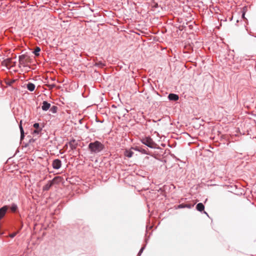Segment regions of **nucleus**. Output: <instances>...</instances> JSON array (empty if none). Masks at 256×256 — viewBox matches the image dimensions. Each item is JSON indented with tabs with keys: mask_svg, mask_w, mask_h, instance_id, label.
I'll list each match as a JSON object with an SVG mask.
<instances>
[{
	"mask_svg": "<svg viewBox=\"0 0 256 256\" xmlns=\"http://www.w3.org/2000/svg\"><path fill=\"white\" fill-rule=\"evenodd\" d=\"M104 148V145L98 141L90 142L88 145V148L92 153H98Z\"/></svg>",
	"mask_w": 256,
	"mask_h": 256,
	"instance_id": "1",
	"label": "nucleus"
},
{
	"mask_svg": "<svg viewBox=\"0 0 256 256\" xmlns=\"http://www.w3.org/2000/svg\"><path fill=\"white\" fill-rule=\"evenodd\" d=\"M32 59L26 54H22L19 56V64L24 66H26L28 63L32 62Z\"/></svg>",
	"mask_w": 256,
	"mask_h": 256,
	"instance_id": "2",
	"label": "nucleus"
},
{
	"mask_svg": "<svg viewBox=\"0 0 256 256\" xmlns=\"http://www.w3.org/2000/svg\"><path fill=\"white\" fill-rule=\"evenodd\" d=\"M142 142L150 148L153 147L154 143L152 140L150 138H144L142 140Z\"/></svg>",
	"mask_w": 256,
	"mask_h": 256,
	"instance_id": "3",
	"label": "nucleus"
},
{
	"mask_svg": "<svg viewBox=\"0 0 256 256\" xmlns=\"http://www.w3.org/2000/svg\"><path fill=\"white\" fill-rule=\"evenodd\" d=\"M8 208V206H5L0 208V220L4 217Z\"/></svg>",
	"mask_w": 256,
	"mask_h": 256,
	"instance_id": "4",
	"label": "nucleus"
},
{
	"mask_svg": "<svg viewBox=\"0 0 256 256\" xmlns=\"http://www.w3.org/2000/svg\"><path fill=\"white\" fill-rule=\"evenodd\" d=\"M52 165L54 168L58 169L62 166L61 161L58 159H56L53 161Z\"/></svg>",
	"mask_w": 256,
	"mask_h": 256,
	"instance_id": "5",
	"label": "nucleus"
},
{
	"mask_svg": "<svg viewBox=\"0 0 256 256\" xmlns=\"http://www.w3.org/2000/svg\"><path fill=\"white\" fill-rule=\"evenodd\" d=\"M56 178H54L52 180L49 181L48 183L43 187V190L47 191L49 190L50 187L54 184Z\"/></svg>",
	"mask_w": 256,
	"mask_h": 256,
	"instance_id": "6",
	"label": "nucleus"
},
{
	"mask_svg": "<svg viewBox=\"0 0 256 256\" xmlns=\"http://www.w3.org/2000/svg\"><path fill=\"white\" fill-rule=\"evenodd\" d=\"M12 58H6L2 62V64L3 66H6V67H10V66H13L12 65Z\"/></svg>",
	"mask_w": 256,
	"mask_h": 256,
	"instance_id": "7",
	"label": "nucleus"
},
{
	"mask_svg": "<svg viewBox=\"0 0 256 256\" xmlns=\"http://www.w3.org/2000/svg\"><path fill=\"white\" fill-rule=\"evenodd\" d=\"M168 98L170 100H174V101L178 100L179 98L178 95H177L176 94H170L168 95Z\"/></svg>",
	"mask_w": 256,
	"mask_h": 256,
	"instance_id": "8",
	"label": "nucleus"
},
{
	"mask_svg": "<svg viewBox=\"0 0 256 256\" xmlns=\"http://www.w3.org/2000/svg\"><path fill=\"white\" fill-rule=\"evenodd\" d=\"M50 106V104L48 103L46 101H44L42 102V108L44 110H47Z\"/></svg>",
	"mask_w": 256,
	"mask_h": 256,
	"instance_id": "9",
	"label": "nucleus"
},
{
	"mask_svg": "<svg viewBox=\"0 0 256 256\" xmlns=\"http://www.w3.org/2000/svg\"><path fill=\"white\" fill-rule=\"evenodd\" d=\"M34 127L36 128V130L34 131V134H38L39 132L41 131V128H40L39 124L35 123L34 124Z\"/></svg>",
	"mask_w": 256,
	"mask_h": 256,
	"instance_id": "10",
	"label": "nucleus"
},
{
	"mask_svg": "<svg viewBox=\"0 0 256 256\" xmlns=\"http://www.w3.org/2000/svg\"><path fill=\"white\" fill-rule=\"evenodd\" d=\"M194 204H180L178 206V208H190L192 206H193Z\"/></svg>",
	"mask_w": 256,
	"mask_h": 256,
	"instance_id": "11",
	"label": "nucleus"
},
{
	"mask_svg": "<svg viewBox=\"0 0 256 256\" xmlns=\"http://www.w3.org/2000/svg\"><path fill=\"white\" fill-rule=\"evenodd\" d=\"M196 210L200 212H202L204 210V206L202 203H198L196 206Z\"/></svg>",
	"mask_w": 256,
	"mask_h": 256,
	"instance_id": "12",
	"label": "nucleus"
},
{
	"mask_svg": "<svg viewBox=\"0 0 256 256\" xmlns=\"http://www.w3.org/2000/svg\"><path fill=\"white\" fill-rule=\"evenodd\" d=\"M134 154L133 152H132L130 150H126L124 152V156L128 157V158H131Z\"/></svg>",
	"mask_w": 256,
	"mask_h": 256,
	"instance_id": "13",
	"label": "nucleus"
},
{
	"mask_svg": "<svg viewBox=\"0 0 256 256\" xmlns=\"http://www.w3.org/2000/svg\"><path fill=\"white\" fill-rule=\"evenodd\" d=\"M27 88L32 92L33 90H34V88H35V86L34 84H32V83H28V84H27Z\"/></svg>",
	"mask_w": 256,
	"mask_h": 256,
	"instance_id": "14",
	"label": "nucleus"
},
{
	"mask_svg": "<svg viewBox=\"0 0 256 256\" xmlns=\"http://www.w3.org/2000/svg\"><path fill=\"white\" fill-rule=\"evenodd\" d=\"M16 81V80H6V83L8 86H12L15 82Z\"/></svg>",
	"mask_w": 256,
	"mask_h": 256,
	"instance_id": "15",
	"label": "nucleus"
},
{
	"mask_svg": "<svg viewBox=\"0 0 256 256\" xmlns=\"http://www.w3.org/2000/svg\"><path fill=\"white\" fill-rule=\"evenodd\" d=\"M70 146L72 150H74L76 148V144H75V140H72L69 143Z\"/></svg>",
	"mask_w": 256,
	"mask_h": 256,
	"instance_id": "16",
	"label": "nucleus"
},
{
	"mask_svg": "<svg viewBox=\"0 0 256 256\" xmlns=\"http://www.w3.org/2000/svg\"><path fill=\"white\" fill-rule=\"evenodd\" d=\"M40 48L39 47H36L34 52V54L36 56H38L40 55Z\"/></svg>",
	"mask_w": 256,
	"mask_h": 256,
	"instance_id": "17",
	"label": "nucleus"
},
{
	"mask_svg": "<svg viewBox=\"0 0 256 256\" xmlns=\"http://www.w3.org/2000/svg\"><path fill=\"white\" fill-rule=\"evenodd\" d=\"M22 121L20 122V133H21V138H23L24 136V130L22 128Z\"/></svg>",
	"mask_w": 256,
	"mask_h": 256,
	"instance_id": "18",
	"label": "nucleus"
},
{
	"mask_svg": "<svg viewBox=\"0 0 256 256\" xmlns=\"http://www.w3.org/2000/svg\"><path fill=\"white\" fill-rule=\"evenodd\" d=\"M17 206L16 204H12L10 207V210L12 212H15L17 210Z\"/></svg>",
	"mask_w": 256,
	"mask_h": 256,
	"instance_id": "19",
	"label": "nucleus"
},
{
	"mask_svg": "<svg viewBox=\"0 0 256 256\" xmlns=\"http://www.w3.org/2000/svg\"><path fill=\"white\" fill-rule=\"evenodd\" d=\"M16 233L14 232L10 235V236L12 238H14L16 236Z\"/></svg>",
	"mask_w": 256,
	"mask_h": 256,
	"instance_id": "20",
	"label": "nucleus"
},
{
	"mask_svg": "<svg viewBox=\"0 0 256 256\" xmlns=\"http://www.w3.org/2000/svg\"><path fill=\"white\" fill-rule=\"evenodd\" d=\"M55 86H56V85H55V84H50V85H48V86L49 87V88H50V89H52V88H54Z\"/></svg>",
	"mask_w": 256,
	"mask_h": 256,
	"instance_id": "21",
	"label": "nucleus"
},
{
	"mask_svg": "<svg viewBox=\"0 0 256 256\" xmlns=\"http://www.w3.org/2000/svg\"><path fill=\"white\" fill-rule=\"evenodd\" d=\"M144 248H141V249L140 250L139 252H138V256H140L142 252V251L144 250Z\"/></svg>",
	"mask_w": 256,
	"mask_h": 256,
	"instance_id": "22",
	"label": "nucleus"
},
{
	"mask_svg": "<svg viewBox=\"0 0 256 256\" xmlns=\"http://www.w3.org/2000/svg\"><path fill=\"white\" fill-rule=\"evenodd\" d=\"M52 108H54H54H56V106H54L52 107Z\"/></svg>",
	"mask_w": 256,
	"mask_h": 256,
	"instance_id": "23",
	"label": "nucleus"
},
{
	"mask_svg": "<svg viewBox=\"0 0 256 256\" xmlns=\"http://www.w3.org/2000/svg\"><path fill=\"white\" fill-rule=\"evenodd\" d=\"M244 14H242V17H243V18H244Z\"/></svg>",
	"mask_w": 256,
	"mask_h": 256,
	"instance_id": "24",
	"label": "nucleus"
}]
</instances>
